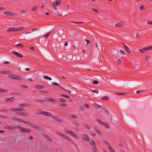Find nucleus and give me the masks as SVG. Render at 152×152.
Listing matches in <instances>:
<instances>
[{"mask_svg": "<svg viewBox=\"0 0 152 152\" xmlns=\"http://www.w3.org/2000/svg\"><path fill=\"white\" fill-rule=\"evenodd\" d=\"M22 87L24 88H28L27 86H22Z\"/></svg>", "mask_w": 152, "mask_h": 152, "instance_id": "59", "label": "nucleus"}, {"mask_svg": "<svg viewBox=\"0 0 152 152\" xmlns=\"http://www.w3.org/2000/svg\"><path fill=\"white\" fill-rule=\"evenodd\" d=\"M4 13L5 14L9 16H13L14 15V14L13 12L7 11H5L4 12Z\"/></svg>", "mask_w": 152, "mask_h": 152, "instance_id": "11", "label": "nucleus"}, {"mask_svg": "<svg viewBox=\"0 0 152 152\" xmlns=\"http://www.w3.org/2000/svg\"><path fill=\"white\" fill-rule=\"evenodd\" d=\"M70 116L72 118H77V117L76 116H75L74 115H70Z\"/></svg>", "mask_w": 152, "mask_h": 152, "instance_id": "61", "label": "nucleus"}, {"mask_svg": "<svg viewBox=\"0 0 152 152\" xmlns=\"http://www.w3.org/2000/svg\"><path fill=\"white\" fill-rule=\"evenodd\" d=\"M68 140L71 143L73 144L75 146H76V147H77V144H76V143L74 142L73 140H72L69 138L68 139Z\"/></svg>", "mask_w": 152, "mask_h": 152, "instance_id": "25", "label": "nucleus"}, {"mask_svg": "<svg viewBox=\"0 0 152 152\" xmlns=\"http://www.w3.org/2000/svg\"><path fill=\"white\" fill-rule=\"evenodd\" d=\"M52 84L54 86H58L59 88L62 89H64V88L62 87L59 84L56 83H52Z\"/></svg>", "mask_w": 152, "mask_h": 152, "instance_id": "20", "label": "nucleus"}, {"mask_svg": "<svg viewBox=\"0 0 152 152\" xmlns=\"http://www.w3.org/2000/svg\"><path fill=\"white\" fill-rule=\"evenodd\" d=\"M96 121L101 125H104L105 123L100 120H99V119H97Z\"/></svg>", "mask_w": 152, "mask_h": 152, "instance_id": "28", "label": "nucleus"}, {"mask_svg": "<svg viewBox=\"0 0 152 152\" xmlns=\"http://www.w3.org/2000/svg\"><path fill=\"white\" fill-rule=\"evenodd\" d=\"M123 44L124 45V48H125V49H126V50L127 51L128 53H131L132 51L130 50L129 48V47H128L127 46H126L124 43H123Z\"/></svg>", "mask_w": 152, "mask_h": 152, "instance_id": "15", "label": "nucleus"}, {"mask_svg": "<svg viewBox=\"0 0 152 152\" xmlns=\"http://www.w3.org/2000/svg\"><path fill=\"white\" fill-rule=\"evenodd\" d=\"M99 82L98 81L96 80H94L93 82V84H97Z\"/></svg>", "mask_w": 152, "mask_h": 152, "instance_id": "49", "label": "nucleus"}, {"mask_svg": "<svg viewBox=\"0 0 152 152\" xmlns=\"http://www.w3.org/2000/svg\"><path fill=\"white\" fill-rule=\"evenodd\" d=\"M140 8L141 10H143L144 9V7L143 5H141L140 7Z\"/></svg>", "mask_w": 152, "mask_h": 152, "instance_id": "54", "label": "nucleus"}, {"mask_svg": "<svg viewBox=\"0 0 152 152\" xmlns=\"http://www.w3.org/2000/svg\"><path fill=\"white\" fill-rule=\"evenodd\" d=\"M61 2L60 0H57V1L53 2V5L58 6L60 4Z\"/></svg>", "mask_w": 152, "mask_h": 152, "instance_id": "13", "label": "nucleus"}, {"mask_svg": "<svg viewBox=\"0 0 152 152\" xmlns=\"http://www.w3.org/2000/svg\"><path fill=\"white\" fill-rule=\"evenodd\" d=\"M16 128L20 129V131L21 132H25L26 129L23 128L20 126H18Z\"/></svg>", "mask_w": 152, "mask_h": 152, "instance_id": "8", "label": "nucleus"}, {"mask_svg": "<svg viewBox=\"0 0 152 152\" xmlns=\"http://www.w3.org/2000/svg\"><path fill=\"white\" fill-rule=\"evenodd\" d=\"M102 99L103 101L108 100L109 99V98L107 97L104 96L102 97Z\"/></svg>", "mask_w": 152, "mask_h": 152, "instance_id": "34", "label": "nucleus"}, {"mask_svg": "<svg viewBox=\"0 0 152 152\" xmlns=\"http://www.w3.org/2000/svg\"><path fill=\"white\" fill-rule=\"evenodd\" d=\"M0 92H8V91L5 89H4L2 88H0Z\"/></svg>", "mask_w": 152, "mask_h": 152, "instance_id": "32", "label": "nucleus"}, {"mask_svg": "<svg viewBox=\"0 0 152 152\" xmlns=\"http://www.w3.org/2000/svg\"><path fill=\"white\" fill-rule=\"evenodd\" d=\"M4 128L6 129H10V130H12V129H15L16 128V127H14L12 126H5Z\"/></svg>", "mask_w": 152, "mask_h": 152, "instance_id": "17", "label": "nucleus"}, {"mask_svg": "<svg viewBox=\"0 0 152 152\" xmlns=\"http://www.w3.org/2000/svg\"><path fill=\"white\" fill-rule=\"evenodd\" d=\"M17 121H18L19 122H23L24 123H25V124H28V123L29 122V121H24L23 120H22L19 118H17Z\"/></svg>", "mask_w": 152, "mask_h": 152, "instance_id": "12", "label": "nucleus"}, {"mask_svg": "<svg viewBox=\"0 0 152 152\" xmlns=\"http://www.w3.org/2000/svg\"><path fill=\"white\" fill-rule=\"evenodd\" d=\"M31 131V130L29 129L28 128L26 129L25 132L30 133Z\"/></svg>", "mask_w": 152, "mask_h": 152, "instance_id": "38", "label": "nucleus"}, {"mask_svg": "<svg viewBox=\"0 0 152 152\" xmlns=\"http://www.w3.org/2000/svg\"><path fill=\"white\" fill-rule=\"evenodd\" d=\"M58 134L60 135V136L62 137L63 138H64V139H67L68 140V139L69 138V137H68L66 135L62 134V133L57 132Z\"/></svg>", "mask_w": 152, "mask_h": 152, "instance_id": "9", "label": "nucleus"}, {"mask_svg": "<svg viewBox=\"0 0 152 152\" xmlns=\"http://www.w3.org/2000/svg\"><path fill=\"white\" fill-rule=\"evenodd\" d=\"M37 7H34L32 8V11H35L37 10Z\"/></svg>", "mask_w": 152, "mask_h": 152, "instance_id": "52", "label": "nucleus"}, {"mask_svg": "<svg viewBox=\"0 0 152 152\" xmlns=\"http://www.w3.org/2000/svg\"><path fill=\"white\" fill-rule=\"evenodd\" d=\"M91 149L93 152H98L97 149L95 146L92 147Z\"/></svg>", "mask_w": 152, "mask_h": 152, "instance_id": "27", "label": "nucleus"}, {"mask_svg": "<svg viewBox=\"0 0 152 152\" xmlns=\"http://www.w3.org/2000/svg\"><path fill=\"white\" fill-rule=\"evenodd\" d=\"M85 107H86L87 108H90V106L88 104H85Z\"/></svg>", "mask_w": 152, "mask_h": 152, "instance_id": "60", "label": "nucleus"}, {"mask_svg": "<svg viewBox=\"0 0 152 152\" xmlns=\"http://www.w3.org/2000/svg\"><path fill=\"white\" fill-rule=\"evenodd\" d=\"M30 49L31 50H32L33 51H34V50H35L34 48V47H33L32 46H30Z\"/></svg>", "mask_w": 152, "mask_h": 152, "instance_id": "62", "label": "nucleus"}, {"mask_svg": "<svg viewBox=\"0 0 152 152\" xmlns=\"http://www.w3.org/2000/svg\"><path fill=\"white\" fill-rule=\"evenodd\" d=\"M46 138L50 142L52 141V139L48 136Z\"/></svg>", "mask_w": 152, "mask_h": 152, "instance_id": "48", "label": "nucleus"}, {"mask_svg": "<svg viewBox=\"0 0 152 152\" xmlns=\"http://www.w3.org/2000/svg\"><path fill=\"white\" fill-rule=\"evenodd\" d=\"M85 41L86 42H87V46H88L90 44V42L89 40L87 39H86Z\"/></svg>", "mask_w": 152, "mask_h": 152, "instance_id": "44", "label": "nucleus"}, {"mask_svg": "<svg viewBox=\"0 0 152 152\" xmlns=\"http://www.w3.org/2000/svg\"><path fill=\"white\" fill-rule=\"evenodd\" d=\"M139 51L142 53H144L145 52H146V51L145 48H144L142 49H139Z\"/></svg>", "mask_w": 152, "mask_h": 152, "instance_id": "31", "label": "nucleus"}, {"mask_svg": "<svg viewBox=\"0 0 152 152\" xmlns=\"http://www.w3.org/2000/svg\"><path fill=\"white\" fill-rule=\"evenodd\" d=\"M61 96H63V97H66V98H67L69 99V98H70V96H66V95H65L62 94V95H61Z\"/></svg>", "mask_w": 152, "mask_h": 152, "instance_id": "47", "label": "nucleus"}, {"mask_svg": "<svg viewBox=\"0 0 152 152\" xmlns=\"http://www.w3.org/2000/svg\"><path fill=\"white\" fill-rule=\"evenodd\" d=\"M52 115L50 113L45 111H43V115L48 116H50Z\"/></svg>", "mask_w": 152, "mask_h": 152, "instance_id": "14", "label": "nucleus"}, {"mask_svg": "<svg viewBox=\"0 0 152 152\" xmlns=\"http://www.w3.org/2000/svg\"><path fill=\"white\" fill-rule=\"evenodd\" d=\"M84 126L85 127H86V128H87L88 129H90L91 128V127L85 125Z\"/></svg>", "mask_w": 152, "mask_h": 152, "instance_id": "57", "label": "nucleus"}, {"mask_svg": "<svg viewBox=\"0 0 152 152\" xmlns=\"http://www.w3.org/2000/svg\"><path fill=\"white\" fill-rule=\"evenodd\" d=\"M51 32H49L48 33V34H46L45 35V36H44V37L45 38H46L47 39L48 38V37L49 35L50 34Z\"/></svg>", "mask_w": 152, "mask_h": 152, "instance_id": "42", "label": "nucleus"}, {"mask_svg": "<svg viewBox=\"0 0 152 152\" xmlns=\"http://www.w3.org/2000/svg\"><path fill=\"white\" fill-rule=\"evenodd\" d=\"M59 100L61 102H66V101L65 100L61 98L59 99Z\"/></svg>", "mask_w": 152, "mask_h": 152, "instance_id": "39", "label": "nucleus"}, {"mask_svg": "<svg viewBox=\"0 0 152 152\" xmlns=\"http://www.w3.org/2000/svg\"><path fill=\"white\" fill-rule=\"evenodd\" d=\"M40 92H42L44 93H49V91H42V90H40L39 91Z\"/></svg>", "mask_w": 152, "mask_h": 152, "instance_id": "51", "label": "nucleus"}, {"mask_svg": "<svg viewBox=\"0 0 152 152\" xmlns=\"http://www.w3.org/2000/svg\"><path fill=\"white\" fill-rule=\"evenodd\" d=\"M145 48L146 51H147L148 50H151L152 49V46H150L148 47H145Z\"/></svg>", "mask_w": 152, "mask_h": 152, "instance_id": "30", "label": "nucleus"}, {"mask_svg": "<svg viewBox=\"0 0 152 152\" xmlns=\"http://www.w3.org/2000/svg\"><path fill=\"white\" fill-rule=\"evenodd\" d=\"M52 118L54 120L56 121H57L61 123H63L64 121L61 119L58 118L57 116H52Z\"/></svg>", "mask_w": 152, "mask_h": 152, "instance_id": "5", "label": "nucleus"}, {"mask_svg": "<svg viewBox=\"0 0 152 152\" xmlns=\"http://www.w3.org/2000/svg\"><path fill=\"white\" fill-rule=\"evenodd\" d=\"M7 116L2 115H0V117L2 118H4L6 117Z\"/></svg>", "mask_w": 152, "mask_h": 152, "instance_id": "64", "label": "nucleus"}, {"mask_svg": "<svg viewBox=\"0 0 152 152\" xmlns=\"http://www.w3.org/2000/svg\"><path fill=\"white\" fill-rule=\"evenodd\" d=\"M12 53L14 55L17 56L19 58H22L23 56V55L20 53L16 51H13Z\"/></svg>", "mask_w": 152, "mask_h": 152, "instance_id": "6", "label": "nucleus"}, {"mask_svg": "<svg viewBox=\"0 0 152 152\" xmlns=\"http://www.w3.org/2000/svg\"><path fill=\"white\" fill-rule=\"evenodd\" d=\"M9 73V71H5V70H2L0 72V74H7Z\"/></svg>", "mask_w": 152, "mask_h": 152, "instance_id": "22", "label": "nucleus"}, {"mask_svg": "<svg viewBox=\"0 0 152 152\" xmlns=\"http://www.w3.org/2000/svg\"><path fill=\"white\" fill-rule=\"evenodd\" d=\"M91 10L92 11H94L95 13H96L97 14L98 13V11L97 10L95 9L94 8H92Z\"/></svg>", "mask_w": 152, "mask_h": 152, "instance_id": "41", "label": "nucleus"}, {"mask_svg": "<svg viewBox=\"0 0 152 152\" xmlns=\"http://www.w3.org/2000/svg\"><path fill=\"white\" fill-rule=\"evenodd\" d=\"M93 92L96 94H97L98 93H99V91H98V90H97V89H95L94 90V91H92Z\"/></svg>", "mask_w": 152, "mask_h": 152, "instance_id": "50", "label": "nucleus"}, {"mask_svg": "<svg viewBox=\"0 0 152 152\" xmlns=\"http://www.w3.org/2000/svg\"><path fill=\"white\" fill-rule=\"evenodd\" d=\"M60 107H66L67 104L64 103H60L59 104Z\"/></svg>", "mask_w": 152, "mask_h": 152, "instance_id": "36", "label": "nucleus"}, {"mask_svg": "<svg viewBox=\"0 0 152 152\" xmlns=\"http://www.w3.org/2000/svg\"><path fill=\"white\" fill-rule=\"evenodd\" d=\"M9 110H6L4 108H2L1 109H0V112H8Z\"/></svg>", "mask_w": 152, "mask_h": 152, "instance_id": "40", "label": "nucleus"}, {"mask_svg": "<svg viewBox=\"0 0 152 152\" xmlns=\"http://www.w3.org/2000/svg\"><path fill=\"white\" fill-rule=\"evenodd\" d=\"M42 135L45 138H46L48 136V135L45 133H42Z\"/></svg>", "mask_w": 152, "mask_h": 152, "instance_id": "56", "label": "nucleus"}, {"mask_svg": "<svg viewBox=\"0 0 152 152\" xmlns=\"http://www.w3.org/2000/svg\"><path fill=\"white\" fill-rule=\"evenodd\" d=\"M25 104H27V103H25V104H19V106L20 107H25V106H27V107H29L30 105L29 104H28L27 105H25Z\"/></svg>", "mask_w": 152, "mask_h": 152, "instance_id": "26", "label": "nucleus"}, {"mask_svg": "<svg viewBox=\"0 0 152 152\" xmlns=\"http://www.w3.org/2000/svg\"><path fill=\"white\" fill-rule=\"evenodd\" d=\"M43 111L41 110H38L37 112V113L38 114H42L43 115Z\"/></svg>", "mask_w": 152, "mask_h": 152, "instance_id": "35", "label": "nucleus"}, {"mask_svg": "<svg viewBox=\"0 0 152 152\" xmlns=\"http://www.w3.org/2000/svg\"><path fill=\"white\" fill-rule=\"evenodd\" d=\"M17 46H21L23 47V46L20 43L18 44L17 45Z\"/></svg>", "mask_w": 152, "mask_h": 152, "instance_id": "63", "label": "nucleus"}, {"mask_svg": "<svg viewBox=\"0 0 152 152\" xmlns=\"http://www.w3.org/2000/svg\"><path fill=\"white\" fill-rule=\"evenodd\" d=\"M89 142L90 144L93 146V147L96 146V144L94 140H91Z\"/></svg>", "mask_w": 152, "mask_h": 152, "instance_id": "19", "label": "nucleus"}, {"mask_svg": "<svg viewBox=\"0 0 152 152\" xmlns=\"http://www.w3.org/2000/svg\"><path fill=\"white\" fill-rule=\"evenodd\" d=\"M108 148L110 152H115L114 149L112 148L110 145H109Z\"/></svg>", "mask_w": 152, "mask_h": 152, "instance_id": "29", "label": "nucleus"}, {"mask_svg": "<svg viewBox=\"0 0 152 152\" xmlns=\"http://www.w3.org/2000/svg\"><path fill=\"white\" fill-rule=\"evenodd\" d=\"M53 99L52 98H46L45 99V101H46L48 102H52L53 101Z\"/></svg>", "mask_w": 152, "mask_h": 152, "instance_id": "33", "label": "nucleus"}, {"mask_svg": "<svg viewBox=\"0 0 152 152\" xmlns=\"http://www.w3.org/2000/svg\"><path fill=\"white\" fill-rule=\"evenodd\" d=\"M104 125L105 126L107 129H110V126L107 123H104Z\"/></svg>", "mask_w": 152, "mask_h": 152, "instance_id": "37", "label": "nucleus"}, {"mask_svg": "<svg viewBox=\"0 0 152 152\" xmlns=\"http://www.w3.org/2000/svg\"><path fill=\"white\" fill-rule=\"evenodd\" d=\"M94 129L96 132H98L100 135H102V134H103L96 127H94Z\"/></svg>", "mask_w": 152, "mask_h": 152, "instance_id": "24", "label": "nucleus"}, {"mask_svg": "<svg viewBox=\"0 0 152 152\" xmlns=\"http://www.w3.org/2000/svg\"><path fill=\"white\" fill-rule=\"evenodd\" d=\"M14 94L20 96H23V94L22 93H15Z\"/></svg>", "mask_w": 152, "mask_h": 152, "instance_id": "43", "label": "nucleus"}, {"mask_svg": "<svg viewBox=\"0 0 152 152\" xmlns=\"http://www.w3.org/2000/svg\"><path fill=\"white\" fill-rule=\"evenodd\" d=\"M8 78L12 79H15L20 80H22L23 79V78L20 76L17 75L15 74L10 75L9 76Z\"/></svg>", "mask_w": 152, "mask_h": 152, "instance_id": "1", "label": "nucleus"}, {"mask_svg": "<svg viewBox=\"0 0 152 152\" xmlns=\"http://www.w3.org/2000/svg\"><path fill=\"white\" fill-rule=\"evenodd\" d=\"M15 100V98L14 97H12L10 98L6 99V101L7 102H12Z\"/></svg>", "mask_w": 152, "mask_h": 152, "instance_id": "16", "label": "nucleus"}, {"mask_svg": "<svg viewBox=\"0 0 152 152\" xmlns=\"http://www.w3.org/2000/svg\"><path fill=\"white\" fill-rule=\"evenodd\" d=\"M10 111H23V109L20 108H12L10 110Z\"/></svg>", "mask_w": 152, "mask_h": 152, "instance_id": "10", "label": "nucleus"}, {"mask_svg": "<svg viewBox=\"0 0 152 152\" xmlns=\"http://www.w3.org/2000/svg\"><path fill=\"white\" fill-rule=\"evenodd\" d=\"M15 114L16 115H20V116H29V113L27 112H17L15 113Z\"/></svg>", "mask_w": 152, "mask_h": 152, "instance_id": "4", "label": "nucleus"}, {"mask_svg": "<svg viewBox=\"0 0 152 152\" xmlns=\"http://www.w3.org/2000/svg\"><path fill=\"white\" fill-rule=\"evenodd\" d=\"M117 62L119 64H121L122 63V61L120 59H118V60Z\"/></svg>", "mask_w": 152, "mask_h": 152, "instance_id": "55", "label": "nucleus"}, {"mask_svg": "<svg viewBox=\"0 0 152 152\" xmlns=\"http://www.w3.org/2000/svg\"><path fill=\"white\" fill-rule=\"evenodd\" d=\"M43 77L45 79L48 80V77L46 75H45L43 76Z\"/></svg>", "mask_w": 152, "mask_h": 152, "instance_id": "58", "label": "nucleus"}, {"mask_svg": "<svg viewBox=\"0 0 152 152\" xmlns=\"http://www.w3.org/2000/svg\"><path fill=\"white\" fill-rule=\"evenodd\" d=\"M53 102H54L55 103H56L58 102V101L56 99H53V101H52Z\"/></svg>", "mask_w": 152, "mask_h": 152, "instance_id": "53", "label": "nucleus"}, {"mask_svg": "<svg viewBox=\"0 0 152 152\" xmlns=\"http://www.w3.org/2000/svg\"><path fill=\"white\" fill-rule=\"evenodd\" d=\"M83 140L86 141H89L90 140V138L86 134H83Z\"/></svg>", "mask_w": 152, "mask_h": 152, "instance_id": "7", "label": "nucleus"}, {"mask_svg": "<svg viewBox=\"0 0 152 152\" xmlns=\"http://www.w3.org/2000/svg\"><path fill=\"white\" fill-rule=\"evenodd\" d=\"M35 101H38L40 102H43L45 101V100H41V99H36L35 100Z\"/></svg>", "mask_w": 152, "mask_h": 152, "instance_id": "45", "label": "nucleus"}, {"mask_svg": "<svg viewBox=\"0 0 152 152\" xmlns=\"http://www.w3.org/2000/svg\"><path fill=\"white\" fill-rule=\"evenodd\" d=\"M123 26V24L121 23H118L115 25V26L117 27H121Z\"/></svg>", "mask_w": 152, "mask_h": 152, "instance_id": "23", "label": "nucleus"}, {"mask_svg": "<svg viewBox=\"0 0 152 152\" xmlns=\"http://www.w3.org/2000/svg\"><path fill=\"white\" fill-rule=\"evenodd\" d=\"M28 123V125H29L30 126H31V127L34 128L35 129H37L39 130H43L42 128L33 124L31 122H29Z\"/></svg>", "mask_w": 152, "mask_h": 152, "instance_id": "3", "label": "nucleus"}, {"mask_svg": "<svg viewBox=\"0 0 152 152\" xmlns=\"http://www.w3.org/2000/svg\"><path fill=\"white\" fill-rule=\"evenodd\" d=\"M70 132V135L74 137L76 139L78 138V136L76 134H75L73 132Z\"/></svg>", "mask_w": 152, "mask_h": 152, "instance_id": "21", "label": "nucleus"}, {"mask_svg": "<svg viewBox=\"0 0 152 152\" xmlns=\"http://www.w3.org/2000/svg\"><path fill=\"white\" fill-rule=\"evenodd\" d=\"M24 28L22 27H13L10 28L7 30V31L8 32H11L12 31H20L23 30Z\"/></svg>", "mask_w": 152, "mask_h": 152, "instance_id": "2", "label": "nucleus"}, {"mask_svg": "<svg viewBox=\"0 0 152 152\" xmlns=\"http://www.w3.org/2000/svg\"><path fill=\"white\" fill-rule=\"evenodd\" d=\"M116 94L118 95H126L125 93L124 92L122 93H118Z\"/></svg>", "mask_w": 152, "mask_h": 152, "instance_id": "46", "label": "nucleus"}, {"mask_svg": "<svg viewBox=\"0 0 152 152\" xmlns=\"http://www.w3.org/2000/svg\"><path fill=\"white\" fill-rule=\"evenodd\" d=\"M35 87L37 89H44L45 88V86L42 85H37Z\"/></svg>", "mask_w": 152, "mask_h": 152, "instance_id": "18", "label": "nucleus"}]
</instances>
